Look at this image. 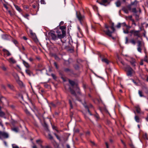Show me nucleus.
<instances>
[{
    "instance_id": "nucleus-47",
    "label": "nucleus",
    "mask_w": 148,
    "mask_h": 148,
    "mask_svg": "<svg viewBox=\"0 0 148 148\" xmlns=\"http://www.w3.org/2000/svg\"><path fill=\"white\" fill-rule=\"evenodd\" d=\"M132 16L130 15L128 16V18L129 19L132 21L133 19H132Z\"/></svg>"
},
{
    "instance_id": "nucleus-62",
    "label": "nucleus",
    "mask_w": 148,
    "mask_h": 148,
    "mask_svg": "<svg viewBox=\"0 0 148 148\" xmlns=\"http://www.w3.org/2000/svg\"><path fill=\"white\" fill-rule=\"evenodd\" d=\"M23 39H24V40H26L27 39V38L25 36H23Z\"/></svg>"
},
{
    "instance_id": "nucleus-2",
    "label": "nucleus",
    "mask_w": 148,
    "mask_h": 148,
    "mask_svg": "<svg viewBox=\"0 0 148 148\" xmlns=\"http://www.w3.org/2000/svg\"><path fill=\"white\" fill-rule=\"evenodd\" d=\"M123 32L125 34H128L129 32L131 34L130 36H131L133 35L134 36L137 37L136 40H137L138 38L140 37V31L135 30H132L130 32H129L128 30L126 29L125 30H123Z\"/></svg>"
},
{
    "instance_id": "nucleus-64",
    "label": "nucleus",
    "mask_w": 148,
    "mask_h": 148,
    "mask_svg": "<svg viewBox=\"0 0 148 148\" xmlns=\"http://www.w3.org/2000/svg\"><path fill=\"white\" fill-rule=\"evenodd\" d=\"M13 148H19L17 146H13Z\"/></svg>"
},
{
    "instance_id": "nucleus-41",
    "label": "nucleus",
    "mask_w": 148,
    "mask_h": 148,
    "mask_svg": "<svg viewBox=\"0 0 148 148\" xmlns=\"http://www.w3.org/2000/svg\"><path fill=\"white\" fill-rule=\"evenodd\" d=\"M36 142L37 143H42V141H41L40 140V139H39V140H36Z\"/></svg>"
},
{
    "instance_id": "nucleus-61",
    "label": "nucleus",
    "mask_w": 148,
    "mask_h": 148,
    "mask_svg": "<svg viewBox=\"0 0 148 148\" xmlns=\"http://www.w3.org/2000/svg\"><path fill=\"white\" fill-rule=\"evenodd\" d=\"M45 148H51V147L49 145H47L45 146Z\"/></svg>"
},
{
    "instance_id": "nucleus-57",
    "label": "nucleus",
    "mask_w": 148,
    "mask_h": 148,
    "mask_svg": "<svg viewBox=\"0 0 148 148\" xmlns=\"http://www.w3.org/2000/svg\"><path fill=\"white\" fill-rule=\"evenodd\" d=\"M2 69L4 70V71H6V68L4 66H3L2 67Z\"/></svg>"
},
{
    "instance_id": "nucleus-18",
    "label": "nucleus",
    "mask_w": 148,
    "mask_h": 148,
    "mask_svg": "<svg viewBox=\"0 0 148 148\" xmlns=\"http://www.w3.org/2000/svg\"><path fill=\"white\" fill-rule=\"evenodd\" d=\"M43 126L45 128V129L47 131H49V130L48 129V125L46 123L44 122L43 125Z\"/></svg>"
},
{
    "instance_id": "nucleus-22",
    "label": "nucleus",
    "mask_w": 148,
    "mask_h": 148,
    "mask_svg": "<svg viewBox=\"0 0 148 148\" xmlns=\"http://www.w3.org/2000/svg\"><path fill=\"white\" fill-rule=\"evenodd\" d=\"M14 6L16 9L19 12H21L22 11L21 9L18 5H14Z\"/></svg>"
},
{
    "instance_id": "nucleus-10",
    "label": "nucleus",
    "mask_w": 148,
    "mask_h": 148,
    "mask_svg": "<svg viewBox=\"0 0 148 148\" xmlns=\"http://www.w3.org/2000/svg\"><path fill=\"white\" fill-rule=\"evenodd\" d=\"M137 43V50L140 53H141L142 48L144 46V44L142 43L141 41L138 40Z\"/></svg>"
},
{
    "instance_id": "nucleus-7",
    "label": "nucleus",
    "mask_w": 148,
    "mask_h": 148,
    "mask_svg": "<svg viewBox=\"0 0 148 148\" xmlns=\"http://www.w3.org/2000/svg\"><path fill=\"white\" fill-rule=\"evenodd\" d=\"M112 0H101V2H99L98 0H97V2H98L100 4L103 5L105 6H106L109 5Z\"/></svg>"
},
{
    "instance_id": "nucleus-48",
    "label": "nucleus",
    "mask_w": 148,
    "mask_h": 148,
    "mask_svg": "<svg viewBox=\"0 0 148 148\" xmlns=\"http://www.w3.org/2000/svg\"><path fill=\"white\" fill-rule=\"evenodd\" d=\"M105 27L107 29V30H108V29H109V27H109L106 24H105Z\"/></svg>"
},
{
    "instance_id": "nucleus-6",
    "label": "nucleus",
    "mask_w": 148,
    "mask_h": 148,
    "mask_svg": "<svg viewBox=\"0 0 148 148\" xmlns=\"http://www.w3.org/2000/svg\"><path fill=\"white\" fill-rule=\"evenodd\" d=\"M77 17L80 21L81 24L84 18V16L82 15L79 12H77L76 13Z\"/></svg>"
},
{
    "instance_id": "nucleus-16",
    "label": "nucleus",
    "mask_w": 148,
    "mask_h": 148,
    "mask_svg": "<svg viewBox=\"0 0 148 148\" xmlns=\"http://www.w3.org/2000/svg\"><path fill=\"white\" fill-rule=\"evenodd\" d=\"M121 3L120 0H117L115 2V4L117 7H119L121 5Z\"/></svg>"
},
{
    "instance_id": "nucleus-28",
    "label": "nucleus",
    "mask_w": 148,
    "mask_h": 148,
    "mask_svg": "<svg viewBox=\"0 0 148 148\" xmlns=\"http://www.w3.org/2000/svg\"><path fill=\"white\" fill-rule=\"evenodd\" d=\"M131 10H132V12L134 13H136L137 12V11L135 8L131 9Z\"/></svg>"
},
{
    "instance_id": "nucleus-53",
    "label": "nucleus",
    "mask_w": 148,
    "mask_h": 148,
    "mask_svg": "<svg viewBox=\"0 0 148 148\" xmlns=\"http://www.w3.org/2000/svg\"><path fill=\"white\" fill-rule=\"evenodd\" d=\"M130 146L131 148H136L132 144H130Z\"/></svg>"
},
{
    "instance_id": "nucleus-4",
    "label": "nucleus",
    "mask_w": 148,
    "mask_h": 148,
    "mask_svg": "<svg viewBox=\"0 0 148 148\" xmlns=\"http://www.w3.org/2000/svg\"><path fill=\"white\" fill-rule=\"evenodd\" d=\"M114 23H112L111 24V26L110 27V28L112 30V31H110L109 29H108V30H106L103 31V32L105 33L109 37H112V34L115 30V29L114 27Z\"/></svg>"
},
{
    "instance_id": "nucleus-1",
    "label": "nucleus",
    "mask_w": 148,
    "mask_h": 148,
    "mask_svg": "<svg viewBox=\"0 0 148 148\" xmlns=\"http://www.w3.org/2000/svg\"><path fill=\"white\" fill-rule=\"evenodd\" d=\"M68 81L71 86L69 88V89L71 94L75 97L76 100L81 101V99L77 95V94H78L80 95L81 94L79 89L78 87L77 84L73 80L69 79Z\"/></svg>"
},
{
    "instance_id": "nucleus-58",
    "label": "nucleus",
    "mask_w": 148,
    "mask_h": 148,
    "mask_svg": "<svg viewBox=\"0 0 148 148\" xmlns=\"http://www.w3.org/2000/svg\"><path fill=\"white\" fill-rule=\"evenodd\" d=\"M132 22V24L134 25H136V24L135 22V21L134 19L132 20L131 21Z\"/></svg>"
},
{
    "instance_id": "nucleus-34",
    "label": "nucleus",
    "mask_w": 148,
    "mask_h": 148,
    "mask_svg": "<svg viewBox=\"0 0 148 148\" xmlns=\"http://www.w3.org/2000/svg\"><path fill=\"white\" fill-rule=\"evenodd\" d=\"M10 61L12 62L13 63H14L15 62V61L12 58H11L9 59Z\"/></svg>"
},
{
    "instance_id": "nucleus-23",
    "label": "nucleus",
    "mask_w": 148,
    "mask_h": 148,
    "mask_svg": "<svg viewBox=\"0 0 148 148\" xmlns=\"http://www.w3.org/2000/svg\"><path fill=\"white\" fill-rule=\"evenodd\" d=\"M136 110L137 112L138 113H140V109L138 106L136 107Z\"/></svg>"
},
{
    "instance_id": "nucleus-12",
    "label": "nucleus",
    "mask_w": 148,
    "mask_h": 148,
    "mask_svg": "<svg viewBox=\"0 0 148 148\" xmlns=\"http://www.w3.org/2000/svg\"><path fill=\"white\" fill-rule=\"evenodd\" d=\"M99 57L101 59L102 61L106 63V64H108L109 62V61L107 58H105L103 54H100Z\"/></svg>"
},
{
    "instance_id": "nucleus-39",
    "label": "nucleus",
    "mask_w": 148,
    "mask_h": 148,
    "mask_svg": "<svg viewBox=\"0 0 148 148\" xmlns=\"http://www.w3.org/2000/svg\"><path fill=\"white\" fill-rule=\"evenodd\" d=\"M54 65L56 67V68L57 69H58V66L57 65V63L56 62H54Z\"/></svg>"
},
{
    "instance_id": "nucleus-5",
    "label": "nucleus",
    "mask_w": 148,
    "mask_h": 148,
    "mask_svg": "<svg viewBox=\"0 0 148 148\" xmlns=\"http://www.w3.org/2000/svg\"><path fill=\"white\" fill-rule=\"evenodd\" d=\"M57 33L58 34V38L61 39L62 38H64L66 36V31H59L57 30Z\"/></svg>"
},
{
    "instance_id": "nucleus-20",
    "label": "nucleus",
    "mask_w": 148,
    "mask_h": 148,
    "mask_svg": "<svg viewBox=\"0 0 148 148\" xmlns=\"http://www.w3.org/2000/svg\"><path fill=\"white\" fill-rule=\"evenodd\" d=\"M12 130L16 132H18V128L17 127H14L12 128Z\"/></svg>"
},
{
    "instance_id": "nucleus-29",
    "label": "nucleus",
    "mask_w": 148,
    "mask_h": 148,
    "mask_svg": "<svg viewBox=\"0 0 148 148\" xmlns=\"http://www.w3.org/2000/svg\"><path fill=\"white\" fill-rule=\"evenodd\" d=\"M69 103L70 104L71 108L72 109L73 108V106L72 104V102L70 99H69Z\"/></svg>"
},
{
    "instance_id": "nucleus-36",
    "label": "nucleus",
    "mask_w": 148,
    "mask_h": 148,
    "mask_svg": "<svg viewBox=\"0 0 148 148\" xmlns=\"http://www.w3.org/2000/svg\"><path fill=\"white\" fill-rule=\"evenodd\" d=\"M8 87L10 89H13V86L10 84H8Z\"/></svg>"
},
{
    "instance_id": "nucleus-13",
    "label": "nucleus",
    "mask_w": 148,
    "mask_h": 148,
    "mask_svg": "<svg viewBox=\"0 0 148 148\" xmlns=\"http://www.w3.org/2000/svg\"><path fill=\"white\" fill-rule=\"evenodd\" d=\"M1 137H2L4 138H7L9 137V135L6 132L0 131V138H1Z\"/></svg>"
},
{
    "instance_id": "nucleus-8",
    "label": "nucleus",
    "mask_w": 148,
    "mask_h": 148,
    "mask_svg": "<svg viewBox=\"0 0 148 148\" xmlns=\"http://www.w3.org/2000/svg\"><path fill=\"white\" fill-rule=\"evenodd\" d=\"M131 8L130 5H127L126 6H123L122 8V10L126 14H128L129 10L130 11L131 10Z\"/></svg>"
},
{
    "instance_id": "nucleus-43",
    "label": "nucleus",
    "mask_w": 148,
    "mask_h": 148,
    "mask_svg": "<svg viewBox=\"0 0 148 148\" xmlns=\"http://www.w3.org/2000/svg\"><path fill=\"white\" fill-rule=\"evenodd\" d=\"M121 26H126V24L125 23V22L123 23H121Z\"/></svg>"
},
{
    "instance_id": "nucleus-35",
    "label": "nucleus",
    "mask_w": 148,
    "mask_h": 148,
    "mask_svg": "<svg viewBox=\"0 0 148 148\" xmlns=\"http://www.w3.org/2000/svg\"><path fill=\"white\" fill-rule=\"evenodd\" d=\"M74 67L75 69L76 70H78L79 68V66L77 64L75 65Z\"/></svg>"
},
{
    "instance_id": "nucleus-15",
    "label": "nucleus",
    "mask_w": 148,
    "mask_h": 148,
    "mask_svg": "<svg viewBox=\"0 0 148 148\" xmlns=\"http://www.w3.org/2000/svg\"><path fill=\"white\" fill-rule=\"evenodd\" d=\"M2 50L3 52L7 55L8 56H9L11 55L10 53L6 49H3Z\"/></svg>"
},
{
    "instance_id": "nucleus-50",
    "label": "nucleus",
    "mask_w": 148,
    "mask_h": 148,
    "mask_svg": "<svg viewBox=\"0 0 148 148\" xmlns=\"http://www.w3.org/2000/svg\"><path fill=\"white\" fill-rule=\"evenodd\" d=\"M86 136H89L90 135V132L88 131L86 132Z\"/></svg>"
},
{
    "instance_id": "nucleus-27",
    "label": "nucleus",
    "mask_w": 148,
    "mask_h": 148,
    "mask_svg": "<svg viewBox=\"0 0 148 148\" xmlns=\"http://www.w3.org/2000/svg\"><path fill=\"white\" fill-rule=\"evenodd\" d=\"M5 115V113L1 110H0V116L3 117Z\"/></svg>"
},
{
    "instance_id": "nucleus-49",
    "label": "nucleus",
    "mask_w": 148,
    "mask_h": 148,
    "mask_svg": "<svg viewBox=\"0 0 148 148\" xmlns=\"http://www.w3.org/2000/svg\"><path fill=\"white\" fill-rule=\"evenodd\" d=\"M147 56L146 55L145 56V60H144V61L147 62H148L147 60Z\"/></svg>"
},
{
    "instance_id": "nucleus-19",
    "label": "nucleus",
    "mask_w": 148,
    "mask_h": 148,
    "mask_svg": "<svg viewBox=\"0 0 148 148\" xmlns=\"http://www.w3.org/2000/svg\"><path fill=\"white\" fill-rule=\"evenodd\" d=\"M25 71L26 73L29 76H31V74H32V72L29 69H26Z\"/></svg>"
},
{
    "instance_id": "nucleus-31",
    "label": "nucleus",
    "mask_w": 148,
    "mask_h": 148,
    "mask_svg": "<svg viewBox=\"0 0 148 148\" xmlns=\"http://www.w3.org/2000/svg\"><path fill=\"white\" fill-rule=\"evenodd\" d=\"M54 134L55 135V136L56 137L57 139L58 140H59L60 141L61 139H60V137L55 133H54Z\"/></svg>"
},
{
    "instance_id": "nucleus-44",
    "label": "nucleus",
    "mask_w": 148,
    "mask_h": 148,
    "mask_svg": "<svg viewBox=\"0 0 148 148\" xmlns=\"http://www.w3.org/2000/svg\"><path fill=\"white\" fill-rule=\"evenodd\" d=\"M41 3L42 4H45V2L44 0H41L40 1Z\"/></svg>"
},
{
    "instance_id": "nucleus-56",
    "label": "nucleus",
    "mask_w": 148,
    "mask_h": 148,
    "mask_svg": "<svg viewBox=\"0 0 148 148\" xmlns=\"http://www.w3.org/2000/svg\"><path fill=\"white\" fill-rule=\"evenodd\" d=\"M90 142L93 145H95V143L94 142L92 141H90Z\"/></svg>"
},
{
    "instance_id": "nucleus-25",
    "label": "nucleus",
    "mask_w": 148,
    "mask_h": 148,
    "mask_svg": "<svg viewBox=\"0 0 148 148\" xmlns=\"http://www.w3.org/2000/svg\"><path fill=\"white\" fill-rule=\"evenodd\" d=\"M84 107H85V109H86L87 110V111H88V113L89 114L91 115H92V114L91 113V112H90L89 109H88V106H84Z\"/></svg>"
},
{
    "instance_id": "nucleus-52",
    "label": "nucleus",
    "mask_w": 148,
    "mask_h": 148,
    "mask_svg": "<svg viewBox=\"0 0 148 148\" xmlns=\"http://www.w3.org/2000/svg\"><path fill=\"white\" fill-rule=\"evenodd\" d=\"M8 12L9 13V14L11 16H12L13 15V13H12V12L10 10H8Z\"/></svg>"
},
{
    "instance_id": "nucleus-11",
    "label": "nucleus",
    "mask_w": 148,
    "mask_h": 148,
    "mask_svg": "<svg viewBox=\"0 0 148 148\" xmlns=\"http://www.w3.org/2000/svg\"><path fill=\"white\" fill-rule=\"evenodd\" d=\"M125 43L126 44H128L129 42H130L133 45H136V40H135L134 38L131 39L129 41L128 37H126L125 38Z\"/></svg>"
},
{
    "instance_id": "nucleus-46",
    "label": "nucleus",
    "mask_w": 148,
    "mask_h": 148,
    "mask_svg": "<svg viewBox=\"0 0 148 148\" xmlns=\"http://www.w3.org/2000/svg\"><path fill=\"white\" fill-rule=\"evenodd\" d=\"M134 15L135 16L136 19L137 20H138V18H139V16L137 14H135Z\"/></svg>"
},
{
    "instance_id": "nucleus-3",
    "label": "nucleus",
    "mask_w": 148,
    "mask_h": 148,
    "mask_svg": "<svg viewBox=\"0 0 148 148\" xmlns=\"http://www.w3.org/2000/svg\"><path fill=\"white\" fill-rule=\"evenodd\" d=\"M125 71L126 72V74L127 76L132 77V75L135 73L133 69L129 65H126L124 67Z\"/></svg>"
},
{
    "instance_id": "nucleus-9",
    "label": "nucleus",
    "mask_w": 148,
    "mask_h": 148,
    "mask_svg": "<svg viewBox=\"0 0 148 148\" xmlns=\"http://www.w3.org/2000/svg\"><path fill=\"white\" fill-rule=\"evenodd\" d=\"M49 35L51 39L54 40H55L57 39L58 38V36L56 35L55 34L54 32L53 31H51L49 33Z\"/></svg>"
},
{
    "instance_id": "nucleus-32",
    "label": "nucleus",
    "mask_w": 148,
    "mask_h": 148,
    "mask_svg": "<svg viewBox=\"0 0 148 148\" xmlns=\"http://www.w3.org/2000/svg\"><path fill=\"white\" fill-rule=\"evenodd\" d=\"M135 62L134 60H133L132 61L130 62V63L132 65V66H136V65L135 64Z\"/></svg>"
},
{
    "instance_id": "nucleus-33",
    "label": "nucleus",
    "mask_w": 148,
    "mask_h": 148,
    "mask_svg": "<svg viewBox=\"0 0 148 148\" xmlns=\"http://www.w3.org/2000/svg\"><path fill=\"white\" fill-rule=\"evenodd\" d=\"M49 138V139L51 140L53 139V138L50 134H48Z\"/></svg>"
},
{
    "instance_id": "nucleus-21",
    "label": "nucleus",
    "mask_w": 148,
    "mask_h": 148,
    "mask_svg": "<svg viewBox=\"0 0 148 148\" xmlns=\"http://www.w3.org/2000/svg\"><path fill=\"white\" fill-rule=\"evenodd\" d=\"M23 62L25 66L27 68H29L30 66L29 64L27 62H26L25 61L23 60Z\"/></svg>"
},
{
    "instance_id": "nucleus-24",
    "label": "nucleus",
    "mask_w": 148,
    "mask_h": 148,
    "mask_svg": "<svg viewBox=\"0 0 148 148\" xmlns=\"http://www.w3.org/2000/svg\"><path fill=\"white\" fill-rule=\"evenodd\" d=\"M138 94L140 97H144V95H143V93L142 91L139 90L138 91Z\"/></svg>"
},
{
    "instance_id": "nucleus-42",
    "label": "nucleus",
    "mask_w": 148,
    "mask_h": 148,
    "mask_svg": "<svg viewBox=\"0 0 148 148\" xmlns=\"http://www.w3.org/2000/svg\"><path fill=\"white\" fill-rule=\"evenodd\" d=\"M54 58L55 59H56L57 60H59V57L56 55L54 56Z\"/></svg>"
},
{
    "instance_id": "nucleus-38",
    "label": "nucleus",
    "mask_w": 148,
    "mask_h": 148,
    "mask_svg": "<svg viewBox=\"0 0 148 148\" xmlns=\"http://www.w3.org/2000/svg\"><path fill=\"white\" fill-rule=\"evenodd\" d=\"M143 138L145 139H148L147 137V135L146 134H145L143 135Z\"/></svg>"
},
{
    "instance_id": "nucleus-17",
    "label": "nucleus",
    "mask_w": 148,
    "mask_h": 148,
    "mask_svg": "<svg viewBox=\"0 0 148 148\" xmlns=\"http://www.w3.org/2000/svg\"><path fill=\"white\" fill-rule=\"evenodd\" d=\"M64 72L66 73L70 72L72 73L73 72L72 70L68 68L64 69Z\"/></svg>"
},
{
    "instance_id": "nucleus-14",
    "label": "nucleus",
    "mask_w": 148,
    "mask_h": 148,
    "mask_svg": "<svg viewBox=\"0 0 148 148\" xmlns=\"http://www.w3.org/2000/svg\"><path fill=\"white\" fill-rule=\"evenodd\" d=\"M66 49L69 52L72 53L74 51V48L70 47L69 46H66Z\"/></svg>"
},
{
    "instance_id": "nucleus-54",
    "label": "nucleus",
    "mask_w": 148,
    "mask_h": 148,
    "mask_svg": "<svg viewBox=\"0 0 148 148\" xmlns=\"http://www.w3.org/2000/svg\"><path fill=\"white\" fill-rule=\"evenodd\" d=\"M39 145H40L41 148H45V146H44L42 145L41 144L39 143Z\"/></svg>"
},
{
    "instance_id": "nucleus-51",
    "label": "nucleus",
    "mask_w": 148,
    "mask_h": 148,
    "mask_svg": "<svg viewBox=\"0 0 148 148\" xmlns=\"http://www.w3.org/2000/svg\"><path fill=\"white\" fill-rule=\"evenodd\" d=\"M126 29L129 30L130 28L131 27L130 26L127 25H126Z\"/></svg>"
},
{
    "instance_id": "nucleus-26",
    "label": "nucleus",
    "mask_w": 148,
    "mask_h": 148,
    "mask_svg": "<svg viewBox=\"0 0 148 148\" xmlns=\"http://www.w3.org/2000/svg\"><path fill=\"white\" fill-rule=\"evenodd\" d=\"M135 119L137 122H139L140 119L138 116H136L135 117Z\"/></svg>"
},
{
    "instance_id": "nucleus-59",
    "label": "nucleus",
    "mask_w": 148,
    "mask_h": 148,
    "mask_svg": "<svg viewBox=\"0 0 148 148\" xmlns=\"http://www.w3.org/2000/svg\"><path fill=\"white\" fill-rule=\"evenodd\" d=\"M14 43L16 45L18 43V42L16 40H14L13 41Z\"/></svg>"
},
{
    "instance_id": "nucleus-40",
    "label": "nucleus",
    "mask_w": 148,
    "mask_h": 148,
    "mask_svg": "<svg viewBox=\"0 0 148 148\" xmlns=\"http://www.w3.org/2000/svg\"><path fill=\"white\" fill-rule=\"evenodd\" d=\"M51 76L54 79H56V77L55 75L53 74H51Z\"/></svg>"
},
{
    "instance_id": "nucleus-37",
    "label": "nucleus",
    "mask_w": 148,
    "mask_h": 148,
    "mask_svg": "<svg viewBox=\"0 0 148 148\" xmlns=\"http://www.w3.org/2000/svg\"><path fill=\"white\" fill-rule=\"evenodd\" d=\"M121 23H119L117 24V25H116V27L117 28H120L121 27Z\"/></svg>"
},
{
    "instance_id": "nucleus-63",
    "label": "nucleus",
    "mask_w": 148,
    "mask_h": 148,
    "mask_svg": "<svg viewBox=\"0 0 148 148\" xmlns=\"http://www.w3.org/2000/svg\"><path fill=\"white\" fill-rule=\"evenodd\" d=\"M32 148H37L36 146L35 145H34L32 147Z\"/></svg>"
},
{
    "instance_id": "nucleus-45",
    "label": "nucleus",
    "mask_w": 148,
    "mask_h": 148,
    "mask_svg": "<svg viewBox=\"0 0 148 148\" xmlns=\"http://www.w3.org/2000/svg\"><path fill=\"white\" fill-rule=\"evenodd\" d=\"M29 16V15L28 14H26L24 16L26 18H27V19H28V18H27V17Z\"/></svg>"
},
{
    "instance_id": "nucleus-55",
    "label": "nucleus",
    "mask_w": 148,
    "mask_h": 148,
    "mask_svg": "<svg viewBox=\"0 0 148 148\" xmlns=\"http://www.w3.org/2000/svg\"><path fill=\"white\" fill-rule=\"evenodd\" d=\"M3 6H4V7H5V8H6V9H8V7L7 6V5H6V4H3Z\"/></svg>"
},
{
    "instance_id": "nucleus-60",
    "label": "nucleus",
    "mask_w": 148,
    "mask_h": 148,
    "mask_svg": "<svg viewBox=\"0 0 148 148\" xmlns=\"http://www.w3.org/2000/svg\"><path fill=\"white\" fill-rule=\"evenodd\" d=\"M105 144H106L107 148H109V146H108V143L107 142H106Z\"/></svg>"
},
{
    "instance_id": "nucleus-30",
    "label": "nucleus",
    "mask_w": 148,
    "mask_h": 148,
    "mask_svg": "<svg viewBox=\"0 0 148 148\" xmlns=\"http://www.w3.org/2000/svg\"><path fill=\"white\" fill-rule=\"evenodd\" d=\"M61 31H64V30L66 29V27L64 26H61L60 27Z\"/></svg>"
}]
</instances>
